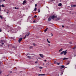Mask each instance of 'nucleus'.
I'll list each match as a JSON object with an SVG mask.
<instances>
[{"label": "nucleus", "mask_w": 76, "mask_h": 76, "mask_svg": "<svg viewBox=\"0 0 76 76\" xmlns=\"http://www.w3.org/2000/svg\"><path fill=\"white\" fill-rule=\"evenodd\" d=\"M67 50H66L60 53L61 55H62V54H64V56L66 55V54L67 53Z\"/></svg>", "instance_id": "1"}, {"label": "nucleus", "mask_w": 76, "mask_h": 76, "mask_svg": "<svg viewBox=\"0 0 76 76\" xmlns=\"http://www.w3.org/2000/svg\"><path fill=\"white\" fill-rule=\"evenodd\" d=\"M50 17L51 18V19H52L54 20V19L55 18H57V15L55 16L54 15H53L52 16H50Z\"/></svg>", "instance_id": "2"}, {"label": "nucleus", "mask_w": 76, "mask_h": 76, "mask_svg": "<svg viewBox=\"0 0 76 76\" xmlns=\"http://www.w3.org/2000/svg\"><path fill=\"white\" fill-rule=\"evenodd\" d=\"M22 38H20L18 40V42L19 43H20V42L21 41H22Z\"/></svg>", "instance_id": "3"}, {"label": "nucleus", "mask_w": 76, "mask_h": 76, "mask_svg": "<svg viewBox=\"0 0 76 76\" xmlns=\"http://www.w3.org/2000/svg\"><path fill=\"white\" fill-rule=\"evenodd\" d=\"M51 17H49L48 18V22H50V21H51Z\"/></svg>", "instance_id": "4"}, {"label": "nucleus", "mask_w": 76, "mask_h": 76, "mask_svg": "<svg viewBox=\"0 0 76 76\" xmlns=\"http://www.w3.org/2000/svg\"><path fill=\"white\" fill-rule=\"evenodd\" d=\"M39 56L42 57V58H44V56L42 55V54H39Z\"/></svg>", "instance_id": "5"}, {"label": "nucleus", "mask_w": 76, "mask_h": 76, "mask_svg": "<svg viewBox=\"0 0 76 76\" xmlns=\"http://www.w3.org/2000/svg\"><path fill=\"white\" fill-rule=\"evenodd\" d=\"M60 19V18H57L55 19V21H57V20H58Z\"/></svg>", "instance_id": "6"}, {"label": "nucleus", "mask_w": 76, "mask_h": 76, "mask_svg": "<svg viewBox=\"0 0 76 76\" xmlns=\"http://www.w3.org/2000/svg\"><path fill=\"white\" fill-rule=\"evenodd\" d=\"M30 34V33H29V32H28L26 35V37H28L29 35Z\"/></svg>", "instance_id": "7"}, {"label": "nucleus", "mask_w": 76, "mask_h": 76, "mask_svg": "<svg viewBox=\"0 0 76 76\" xmlns=\"http://www.w3.org/2000/svg\"><path fill=\"white\" fill-rule=\"evenodd\" d=\"M45 75L44 74H39L38 75V76H45Z\"/></svg>", "instance_id": "8"}, {"label": "nucleus", "mask_w": 76, "mask_h": 76, "mask_svg": "<svg viewBox=\"0 0 76 76\" xmlns=\"http://www.w3.org/2000/svg\"><path fill=\"white\" fill-rule=\"evenodd\" d=\"M68 58L65 57L63 58V60H68Z\"/></svg>", "instance_id": "9"}, {"label": "nucleus", "mask_w": 76, "mask_h": 76, "mask_svg": "<svg viewBox=\"0 0 76 76\" xmlns=\"http://www.w3.org/2000/svg\"><path fill=\"white\" fill-rule=\"evenodd\" d=\"M58 6H62V4H61V3H60L58 4Z\"/></svg>", "instance_id": "10"}, {"label": "nucleus", "mask_w": 76, "mask_h": 76, "mask_svg": "<svg viewBox=\"0 0 76 76\" xmlns=\"http://www.w3.org/2000/svg\"><path fill=\"white\" fill-rule=\"evenodd\" d=\"M26 3V1H24L23 3V5L24 4H25Z\"/></svg>", "instance_id": "11"}, {"label": "nucleus", "mask_w": 76, "mask_h": 76, "mask_svg": "<svg viewBox=\"0 0 76 76\" xmlns=\"http://www.w3.org/2000/svg\"><path fill=\"white\" fill-rule=\"evenodd\" d=\"M27 58H29L30 60H31V57H30V56H27Z\"/></svg>", "instance_id": "12"}, {"label": "nucleus", "mask_w": 76, "mask_h": 76, "mask_svg": "<svg viewBox=\"0 0 76 76\" xmlns=\"http://www.w3.org/2000/svg\"><path fill=\"white\" fill-rule=\"evenodd\" d=\"M75 48H76V45L75 46L74 48H73V50H75Z\"/></svg>", "instance_id": "13"}, {"label": "nucleus", "mask_w": 76, "mask_h": 76, "mask_svg": "<svg viewBox=\"0 0 76 76\" xmlns=\"http://www.w3.org/2000/svg\"><path fill=\"white\" fill-rule=\"evenodd\" d=\"M48 29V28H47L45 30L44 32H47V30Z\"/></svg>", "instance_id": "14"}, {"label": "nucleus", "mask_w": 76, "mask_h": 76, "mask_svg": "<svg viewBox=\"0 0 76 76\" xmlns=\"http://www.w3.org/2000/svg\"><path fill=\"white\" fill-rule=\"evenodd\" d=\"M63 50V48H61L59 50V52H61V51Z\"/></svg>", "instance_id": "15"}, {"label": "nucleus", "mask_w": 76, "mask_h": 76, "mask_svg": "<svg viewBox=\"0 0 76 76\" xmlns=\"http://www.w3.org/2000/svg\"><path fill=\"white\" fill-rule=\"evenodd\" d=\"M37 8H35L34 9V11H35V12L36 11H37Z\"/></svg>", "instance_id": "16"}, {"label": "nucleus", "mask_w": 76, "mask_h": 76, "mask_svg": "<svg viewBox=\"0 0 76 76\" xmlns=\"http://www.w3.org/2000/svg\"><path fill=\"white\" fill-rule=\"evenodd\" d=\"M0 18L1 19H3V17H2V16H1V15H0Z\"/></svg>", "instance_id": "17"}, {"label": "nucleus", "mask_w": 76, "mask_h": 76, "mask_svg": "<svg viewBox=\"0 0 76 76\" xmlns=\"http://www.w3.org/2000/svg\"><path fill=\"white\" fill-rule=\"evenodd\" d=\"M47 41L48 42V43H50V41H48V39H47Z\"/></svg>", "instance_id": "18"}, {"label": "nucleus", "mask_w": 76, "mask_h": 76, "mask_svg": "<svg viewBox=\"0 0 76 76\" xmlns=\"http://www.w3.org/2000/svg\"><path fill=\"white\" fill-rule=\"evenodd\" d=\"M56 64H57L58 65H59V64H60V63H58L57 62H56Z\"/></svg>", "instance_id": "19"}, {"label": "nucleus", "mask_w": 76, "mask_h": 76, "mask_svg": "<svg viewBox=\"0 0 76 76\" xmlns=\"http://www.w3.org/2000/svg\"><path fill=\"white\" fill-rule=\"evenodd\" d=\"M1 6L2 7H5L4 5H3V4H2L1 5Z\"/></svg>", "instance_id": "20"}, {"label": "nucleus", "mask_w": 76, "mask_h": 76, "mask_svg": "<svg viewBox=\"0 0 76 76\" xmlns=\"http://www.w3.org/2000/svg\"><path fill=\"white\" fill-rule=\"evenodd\" d=\"M33 48V47H32V46H31L30 47V49H31V48Z\"/></svg>", "instance_id": "21"}, {"label": "nucleus", "mask_w": 76, "mask_h": 76, "mask_svg": "<svg viewBox=\"0 0 76 76\" xmlns=\"http://www.w3.org/2000/svg\"><path fill=\"white\" fill-rule=\"evenodd\" d=\"M38 13H39L40 12V10L38 9Z\"/></svg>", "instance_id": "22"}, {"label": "nucleus", "mask_w": 76, "mask_h": 76, "mask_svg": "<svg viewBox=\"0 0 76 76\" xmlns=\"http://www.w3.org/2000/svg\"><path fill=\"white\" fill-rule=\"evenodd\" d=\"M63 68H64V67H61L60 68L61 69H63Z\"/></svg>", "instance_id": "23"}, {"label": "nucleus", "mask_w": 76, "mask_h": 76, "mask_svg": "<svg viewBox=\"0 0 76 76\" xmlns=\"http://www.w3.org/2000/svg\"><path fill=\"white\" fill-rule=\"evenodd\" d=\"M26 35L25 36V37H24V39H25V38H26Z\"/></svg>", "instance_id": "24"}, {"label": "nucleus", "mask_w": 76, "mask_h": 76, "mask_svg": "<svg viewBox=\"0 0 76 76\" xmlns=\"http://www.w3.org/2000/svg\"><path fill=\"white\" fill-rule=\"evenodd\" d=\"M14 69H15V70H17V68H16V67H14Z\"/></svg>", "instance_id": "25"}, {"label": "nucleus", "mask_w": 76, "mask_h": 76, "mask_svg": "<svg viewBox=\"0 0 76 76\" xmlns=\"http://www.w3.org/2000/svg\"><path fill=\"white\" fill-rule=\"evenodd\" d=\"M33 45H34V46H35V45H35V43H33Z\"/></svg>", "instance_id": "26"}, {"label": "nucleus", "mask_w": 76, "mask_h": 76, "mask_svg": "<svg viewBox=\"0 0 76 76\" xmlns=\"http://www.w3.org/2000/svg\"><path fill=\"white\" fill-rule=\"evenodd\" d=\"M34 17L35 18H37V15H35Z\"/></svg>", "instance_id": "27"}, {"label": "nucleus", "mask_w": 76, "mask_h": 76, "mask_svg": "<svg viewBox=\"0 0 76 76\" xmlns=\"http://www.w3.org/2000/svg\"><path fill=\"white\" fill-rule=\"evenodd\" d=\"M0 12H1V5L0 4Z\"/></svg>", "instance_id": "28"}, {"label": "nucleus", "mask_w": 76, "mask_h": 76, "mask_svg": "<svg viewBox=\"0 0 76 76\" xmlns=\"http://www.w3.org/2000/svg\"><path fill=\"white\" fill-rule=\"evenodd\" d=\"M73 7H75L76 6V5H73Z\"/></svg>", "instance_id": "29"}, {"label": "nucleus", "mask_w": 76, "mask_h": 76, "mask_svg": "<svg viewBox=\"0 0 76 76\" xmlns=\"http://www.w3.org/2000/svg\"><path fill=\"white\" fill-rule=\"evenodd\" d=\"M10 73H12V71H10Z\"/></svg>", "instance_id": "30"}, {"label": "nucleus", "mask_w": 76, "mask_h": 76, "mask_svg": "<svg viewBox=\"0 0 76 76\" xmlns=\"http://www.w3.org/2000/svg\"><path fill=\"white\" fill-rule=\"evenodd\" d=\"M39 68L40 69H42V67H39Z\"/></svg>", "instance_id": "31"}, {"label": "nucleus", "mask_w": 76, "mask_h": 76, "mask_svg": "<svg viewBox=\"0 0 76 76\" xmlns=\"http://www.w3.org/2000/svg\"><path fill=\"white\" fill-rule=\"evenodd\" d=\"M37 4H35V7H37Z\"/></svg>", "instance_id": "32"}, {"label": "nucleus", "mask_w": 76, "mask_h": 76, "mask_svg": "<svg viewBox=\"0 0 76 76\" xmlns=\"http://www.w3.org/2000/svg\"><path fill=\"white\" fill-rule=\"evenodd\" d=\"M1 44L2 45H4V43L3 42H2L1 43Z\"/></svg>", "instance_id": "33"}, {"label": "nucleus", "mask_w": 76, "mask_h": 76, "mask_svg": "<svg viewBox=\"0 0 76 76\" xmlns=\"http://www.w3.org/2000/svg\"><path fill=\"white\" fill-rule=\"evenodd\" d=\"M61 67H64V65H62L61 66Z\"/></svg>", "instance_id": "34"}, {"label": "nucleus", "mask_w": 76, "mask_h": 76, "mask_svg": "<svg viewBox=\"0 0 76 76\" xmlns=\"http://www.w3.org/2000/svg\"><path fill=\"white\" fill-rule=\"evenodd\" d=\"M71 7H73V5H71Z\"/></svg>", "instance_id": "35"}, {"label": "nucleus", "mask_w": 76, "mask_h": 76, "mask_svg": "<svg viewBox=\"0 0 76 76\" xmlns=\"http://www.w3.org/2000/svg\"><path fill=\"white\" fill-rule=\"evenodd\" d=\"M35 63H38V61H36L35 62Z\"/></svg>", "instance_id": "36"}, {"label": "nucleus", "mask_w": 76, "mask_h": 76, "mask_svg": "<svg viewBox=\"0 0 76 76\" xmlns=\"http://www.w3.org/2000/svg\"><path fill=\"white\" fill-rule=\"evenodd\" d=\"M62 28H64V26H63V25H62Z\"/></svg>", "instance_id": "37"}, {"label": "nucleus", "mask_w": 76, "mask_h": 76, "mask_svg": "<svg viewBox=\"0 0 76 76\" xmlns=\"http://www.w3.org/2000/svg\"><path fill=\"white\" fill-rule=\"evenodd\" d=\"M56 63H57L56 61H54V63H55V64H56Z\"/></svg>", "instance_id": "38"}, {"label": "nucleus", "mask_w": 76, "mask_h": 76, "mask_svg": "<svg viewBox=\"0 0 76 76\" xmlns=\"http://www.w3.org/2000/svg\"><path fill=\"white\" fill-rule=\"evenodd\" d=\"M68 64H69V63L68 62L67 63V64H66V65H67Z\"/></svg>", "instance_id": "39"}, {"label": "nucleus", "mask_w": 76, "mask_h": 76, "mask_svg": "<svg viewBox=\"0 0 76 76\" xmlns=\"http://www.w3.org/2000/svg\"><path fill=\"white\" fill-rule=\"evenodd\" d=\"M1 73V71H0V74Z\"/></svg>", "instance_id": "40"}, {"label": "nucleus", "mask_w": 76, "mask_h": 76, "mask_svg": "<svg viewBox=\"0 0 76 76\" xmlns=\"http://www.w3.org/2000/svg\"><path fill=\"white\" fill-rule=\"evenodd\" d=\"M48 45H49V47H50L51 46H50V44H48Z\"/></svg>", "instance_id": "41"}, {"label": "nucleus", "mask_w": 76, "mask_h": 76, "mask_svg": "<svg viewBox=\"0 0 76 76\" xmlns=\"http://www.w3.org/2000/svg\"><path fill=\"white\" fill-rule=\"evenodd\" d=\"M12 47L13 48H15V47L13 46H12Z\"/></svg>", "instance_id": "42"}, {"label": "nucleus", "mask_w": 76, "mask_h": 76, "mask_svg": "<svg viewBox=\"0 0 76 76\" xmlns=\"http://www.w3.org/2000/svg\"><path fill=\"white\" fill-rule=\"evenodd\" d=\"M69 43H70V44H72V42H70Z\"/></svg>", "instance_id": "43"}, {"label": "nucleus", "mask_w": 76, "mask_h": 76, "mask_svg": "<svg viewBox=\"0 0 76 76\" xmlns=\"http://www.w3.org/2000/svg\"><path fill=\"white\" fill-rule=\"evenodd\" d=\"M1 31H2V30L0 29V32H1Z\"/></svg>", "instance_id": "44"}, {"label": "nucleus", "mask_w": 76, "mask_h": 76, "mask_svg": "<svg viewBox=\"0 0 76 76\" xmlns=\"http://www.w3.org/2000/svg\"><path fill=\"white\" fill-rule=\"evenodd\" d=\"M33 22L34 23H35V20H34V21H33Z\"/></svg>", "instance_id": "45"}, {"label": "nucleus", "mask_w": 76, "mask_h": 76, "mask_svg": "<svg viewBox=\"0 0 76 76\" xmlns=\"http://www.w3.org/2000/svg\"><path fill=\"white\" fill-rule=\"evenodd\" d=\"M17 8H16V7H15V9H17Z\"/></svg>", "instance_id": "46"}, {"label": "nucleus", "mask_w": 76, "mask_h": 76, "mask_svg": "<svg viewBox=\"0 0 76 76\" xmlns=\"http://www.w3.org/2000/svg\"><path fill=\"white\" fill-rule=\"evenodd\" d=\"M44 61H45V62L46 61H47V60H45Z\"/></svg>", "instance_id": "47"}, {"label": "nucleus", "mask_w": 76, "mask_h": 76, "mask_svg": "<svg viewBox=\"0 0 76 76\" xmlns=\"http://www.w3.org/2000/svg\"><path fill=\"white\" fill-rule=\"evenodd\" d=\"M51 34L52 35V36H53V34H52V33H51Z\"/></svg>", "instance_id": "48"}, {"label": "nucleus", "mask_w": 76, "mask_h": 76, "mask_svg": "<svg viewBox=\"0 0 76 76\" xmlns=\"http://www.w3.org/2000/svg\"><path fill=\"white\" fill-rule=\"evenodd\" d=\"M1 1H2V0H0V2H1Z\"/></svg>", "instance_id": "49"}, {"label": "nucleus", "mask_w": 76, "mask_h": 76, "mask_svg": "<svg viewBox=\"0 0 76 76\" xmlns=\"http://www.w3.org/2000/svg\"><path fill=\"white\" fill-rule=\"evenodd\" d=\"M22 71H20V73H22Z\"/></svg>", "instance_id": "50"}, {"label": "nucleus", "mask_w": 76, "mask_h": 76, "mask_svg": "<svg viewBox=\"0 0 76 76\" xmlns=\"http://www.w3.org/2000/svg\"><path fill=\"white\" fill-rule=\"evenodd\" d=\"M3 41H4L3 40H1V42H3Z\"/></svg>", "instance_id": "51"}, {"label": "nucleus", "mask_w": 76, "mask_h": 76, "mask_svg": "<svg viewBox=\"0 0 76 76\" xmlns=\"http://www.w3.org/2000/svg\"><path fill=\"white\" fill-rule=\"evenodd\" d=\"M6 0H3V1H5Z\"/></svg>", "instance_id": "52"}, {"label": "nucleus", "mask_w": 76, "mask_h": 76, "mask_svg": "<svg viewBox=\"0 0 76 76\" xmlns=\"http://www.w3.org/2000/svg\"><path fill=\"white\" fill-rule=\"evenodd\" d=\"M28 53L27 54V55H26V56H28Z\"/></svg>", "instance_id": "53"}, {"label": "nucleus", "mask_w": 76, "mask_h": 76, "mask_svg": "<svg viewBox=\"0 0 76 76\" xmlns=\"http://www.w3.org/2000/svg\"><path fill=\"white\" fill-rule=\"evenodd\" d=\"M7 13L8 14V13H9V12H7Z\"/></svg>", "instance_id": "54"}, {"label": "nucleus", "mask_w": 76, "mask_h": 76, "mask_svg": "<svg viewBox=\"0 0 76 76\" xmlns=\"http://www.w3.org/2000/svg\"><path fill=\"white\" fill-rule=\"evenodd\" d=\"M51 1H55V0H52Z\"/></svg>", "instance_id": "55"}, {"label": "nucleus", "mask_w": 76, "mask_h": 76, "mask_svg": "<svg viewBox=\"0 0 76 76\" xmlns=\"http://www.w3.org/2000/svg\"><path fill=\"white\" fill-rule=\"evenodd\" d=\"M19 9V7H18L17 8V9Z\"/></svg>", "instance_id": "56"}, {"label": "nucleus", "mask_w": 76, "mask_h": 76, "mask_svg": "<svg viewBox=\"0 0 76 76\" xmlns=\"http://www.w3.org/2000/svg\"><path fill=\"white\" fill-rule=\"evenodd\" d=\"M38 59H41V58H38Z\"/></svg>", "instance_id": "57"}, {"label": "nucleus", "mask_w": 76, "mask_h": 76, "mask_svg": "<svg viewBox=\"0 0 76 76\" xmlns=\"http://www.w3.org/2000/svg\"><path fill=\"white\" fill-rule=\"evenodd\" d=\"M10 45H8V47H10Z\"/></svg>", "instance_id": "58"}, {"label": "nucleus", "mask_w": 76, "mask_h": 76, "mask_svg": "<svg viewBox=\"0 0 76 76\" xmlns=\"http://www.w3.org/2000/svg\"><path fill=\"white\" fill-rule=\"evenodd\" d=\"M76 56V54L75 55L74 57H75Z\"/></svg>", "instance_id": "59"}, {"label": "nucleus", "mask_w": 76, "mask_h": 76, "mask_svg": "<svg viewBox=\"0 0 76 76\" xmlns=\"http://www.w3.org/2000/svg\"><path fill=\"white\" fill-rule=\"evenodd\" d=\"M9 74L7 76H9Z\"/></svg>", "instance_id": "60"}, {"label": "nucleus", "mask_w": 76, "mask_h": 76, "mask_svg": "<svg viewBox=\"0 0 76 76\" xmlns=\"http://www.w3.org/2000/svg\"><path fill=\"white\" fill-rule=\"evenodd\" d=\"M27 69V68H25V69Z\"/></svg>", "instance_id": "61"}, {"label": "nucleus", "mask_w": 76, "mask_h": 76, "mask_svg": "<svg viewBox=\"0 0 76 76\" xmlns=\"http://www.w3.org/2000/svg\"><path fill=\"white\" fill-rule=\"evenodd\" d=\"M10 31H12V30H10Z\"/></svg>", "instance_id": "62"}, {"label": "nucleus", "mask_w": 76, "mask_h": 76, "mask_svg": "<svg viewBox=\"0 0 76 76\" xmlns=\"http://www.w3.org/2000/svg\"><path fill=\"white\" fill-rule=\"evenodd\" d=\"M8 32H9V31H8Z\"/></svg>", "instance_id": "63"}, {"label": "nucleus", "mask_w": 76, "mask_h": 76, "mask_svg": "<svg viewBox=\"0 0 76 76\" xmlns=\"http://www.w3.org/2000/svg\"><path fill=\"white\" fill-rule=\"evenodd\" d=\"M7 26H9L7 25Z\"/></svg>", "instance_id": "64"}]
</instances>
